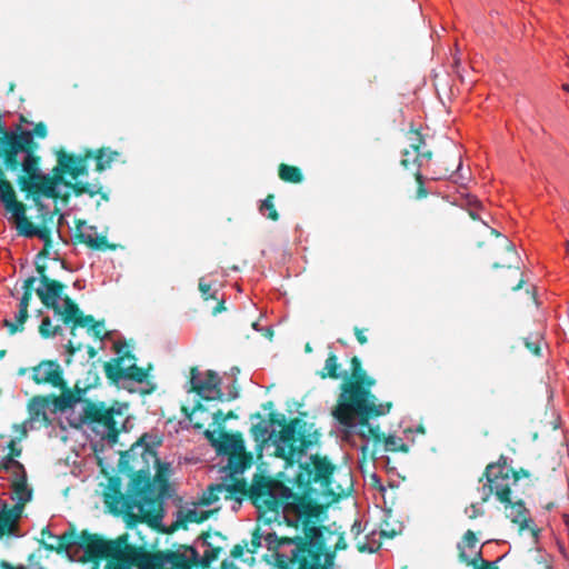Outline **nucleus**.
Wrapping results in <instances>:
<instances>
[{"mask_svg": "<svg viewBox=\"0 0 569 569\" xmlns=\"http://www.w3.org/2000/svg\"><path fill=\"white\" fill-rule=\"evenodd\" d=\"M114 350L118 353V356L110 361L112 362V365L122 366L126 359L131 360L133 362L137 360L136 356L131 351L122 352V345L120 342L114 343Z\"/></svg>", "mask_w": 569, "mask_h": 569, "instance_id": "nucleus-50", "label": "nucleus"}, {"mask_svg": "<svg viewBox=\"0 0 569 569\" xmlns=\"http://www.w3.org/2000/svg\"><path fill=\"white\" fill-rule=\"evenodd\" d=\"M462 166L461 154L453 150L435 163L432 179L441 180L452 178Z\"/></svg>", "mask_w": 569, "mask_h": 569, "instance_id": "nucleus-25", "label": "nucleus"}, {"mask_svg": "<svg viewBox=\"0 0 569 569\" xmlns=\"http://www.w3.org/2000/svg\"><path fill=\"white\" fill-rule=\"evenodd\" d=\"M51 248H52V246L43 244V248L39 251V253L36 257V262H34L36 267L38 264H40V266L42 264L47 268V264L44 262H40V261L41 260L43 261L49 257Z\"/></svg>", "mask_w": 569, "mask_h": 569, "instance_id": "nucleus-56", "label": "nucleus"}, {"mask_svg": "<svg viewBox=\"0 0 569 569\" xmlns=\"http://www.w3.org/2000/svg\"><path fill=\"white\" fill-rule=\"evenodd\" d=\"M182 548L190 553V558L179 550H171L169 569H192L199 565V553L196 548L192 546H182Z\"/></svg>", "mask_w": 569, "mask_h": 569, "instance_id": "nucleus-31", "label": "nucleus"}, {"mask_svg": "<svg viewBox=\"0 0 569 569\" xmlns=\"http://www.w3.org/2000/svg\"><path fill=\"white\" fill-rule=\"evenodd\" d=\"M279 486V480L257 473L250 486L244 479H234L230 485L224 486V490L229 493L227 496L229 499L237 501H241L243 498L250 499L260 513L274 512L278 515L280 510H283Z\"/></svg>", "mask_w": 569, "mask_h": 569, "instance_id": "nucleus-5", "label": "nucleus"}, {"mask_svg": "<svg viewBox=\"0 0 569 569\" xmlns=\"http://www.w3.org/2000/svg\"><path fill=\"white\" fill-rule=\"evenodd\" d=\"M40 164L41 161H38L20 169L21 173L17 179L19 189L32 197L38 211L46 209V204L39 200L40 197L54 200L60 198L63 202H68L69 193L60 196L57 190L58 184L67 182L63 180V173L56 171V167L52 169V176L42 173Z\"/></svg>", "mask_w": 569, "mask_h": 569, "instance_id": "nucleus-8", "label": "nucleus"}, {"mask_svg": "<svg viewBox=\"0 0 569 569\" xmlns=\"http://www.w3.org/2000/svg\"><path fill=\"white\" fill-rule=\"evenodd\" d=\"M83 345L81 342H73L72 340H70L66 348H67V352H68V359H67V363H70L71 362V357L77 352V351H80L82 349Z\"/></svg>", "mask_w": 569, "mask_h": 569, "instance_id": "nucleus-58", "label": "nucleus"}, {"mask_svg": "<svg viewBox=\"0 0 569 569\" xmlns=\"http://www.w3.org/2000/svg\"><path fill=\"white\" fill-rule=\"evenodd\" d=\"M336 471L337 466L327 456L311 455L308 461L299 465V471L295 477V485L301 492H293L291 488L280 481L279 491L281 492L283 511L293 512L305 518L306 522L318 518L323 507L313 498L312 483L319 485L323 493L336 499L348 495L351 490L352 481L349 472L343 475L346 486L338 485L336 488L332 486Z\"/></svg>", "mask_w": 569, "mask_h": 569, "instance_id": "nucleus-2", "label": "nucleus"}, {"mask_svg": "<svg viewBox=\"0 0 569 569\" xmlns=\"http://www.w3.org/2000/svg\"><path fill=\"white\" fill-rule=\"evenodd\" d=\"M250 433L256 441L264 442L269 435L268 423L261 420L258 423L252 425L250 428Z\"/></svg>", "mask_w": 569, "mask_h": 569, "instance_id": "nucleus-49", "label": "nucleus"}, {"mask_svg": "<svg viewBox=\"0 0 569 569\" xmlns=\"http://www.w3.org/2000/svg\"><path fill=\"white\" fill-rule=\"evenodd\" d=\"M506 510V517L515 525L519 526V531H523L528 525L527 508L522 499L512 501L511 497L509 502L503 503Z\"/></svg>", "mask_w": 569, "mask_h": 569, "instance_id": "nucleus-32", "label": "nucleus"}, {"mask_svg": "<svg viewBox=\"0 0 569 569\" xmlns=\"http://www.w3.org/2000/svg\"><path fill=\"white\" fill-rule=\"evenodd\" d=\"M89 375H92L93 376V380L91 382H88L83 386H81V382L80 381H77L74 383V387L72 389H70L71 393L78 398V402L82 401V397L83 395H86V392L90 389V388H93L98 385L99 382V376H98V372L96 370H89Z\"/></svg>", "mask_w": 569, "mask_h": 569, "instance_id": "nucleus-44", "label": "nucleus"}, {"mask_svg": "<svg viewBox=\"0 0 569 569\" xmlns=\"http://www.w3.org/2000/svg\"><path fill=\"white\" fill-rule=\"evenodd\" d=\"M116 539L107 540L98 533L82 530L80 532V548L84 551L82 562L91 561L98 563L106 559L109 555V550L114 546Z\"/></svg>", "mask_w": 569, "mask_h": 569, "instance_id": "nucleus-19", "label": "nucleus"}, {"mask_svg": "<svg viewBox=\"0 0 569 569\" xmlns=\"http://www.w3.org/2000/svg\"><path fill=\"white\" fill-rule=\"evenodd\" d=\"M37 281V278L31 276L28 277L22 284V297L19 302V310L16 315L14 321H10L8 319H4L2 321V325L8 329V332L10 336L16 335L17 332H21L24 329V323L28 320L29 313L28 308L30 305V301L32 299V295L34 291V283Z\"/></svg>", "mask_w": 569, "mask_h": 569, "instance_id": "nucleus-20", "label": "nucleus"}, {"mask_svg": "<svg viewBox=\"0 0 569 569\" xmlns=\"http://www.w3.org/2000/svg\"><path fill=\"white\" fill-rule=\"evenodd\" d=\"M39 143L34 140L31 130H23L20 126L16 130H8L0 123V160L3 170L18 171L19 169L41 161L37 153Z\"/></svg>", "mask_w": 569, "mask_h": 569, "instance_id": "nucleus-7", "label": "nucleus"}, {"mask_svg": "<svg viewBox=\"0 0 569 569\" xmlns=\"http://www.w3.org/2000/svg\"><path fill=\"white\" fill-rule=\"evenodd\" d=\"M401 156H402V158L400 160V166L405 170H411V166H412V158H410L411 151L406 148L402 150Z\"/></svg>", "mask_w": 569, "mask_h": 569, "instance_id": "nucleus-57", "label": "nucleus"}, {"mask_svg": "<svg viewBox=\"0 0 569 569\" xmlns=\"http://www.w3.org/2000/svg\"><path fill=\"white\" fill-rule=\"evenodd\" d=\"M171 550L150 551L143 546L129 543L127 533L116 538L106 558L104 569H169Z\"/></svg>", "mask_w": 569, "mask_h": 569, "instance_id": "nucleus-6", "label": "nucleus"}, {"mask_svg": "<svg viewBox=\"0 0 569 569\" xmlns=\"http://www.w3.org/2000/svg\"><path fill=\"white\" fill-rule=\"evenodd\" d=\"M57 158L58 163L56 166V171L69 174L76 181H78L77 179L79 177L88 176V161L93 159L91 149H86L80 154L68 153L64 150H60L57 153Z\"/></svg>", "mask_w": 569, "mask_h": 569, "instance_id": "nucleus-18", "label": "nucleus"}, {"mask_svg": "<svg viewBox=\"0 0 569 569\" xmlns=\"http://www.w3.org/2000/svg\"><path fill=\"white\" fill-rule=\"evenodd\" d=\"M62 331L60 326H53L50 317H44L39 326V333L42 338L48 339L60 335Z\"/></svg>", "mask_w": 569, "mask_h": 569, "instance_id": "nucleus-47", "label": "nucleus"}, {"mask_svg": "<svg viewBox=\"0 0 569 569\" xmlns=\"http://www.w3.org/2000/svg\"><path fill=\"white\" fill-rule=\"evenodd\" d=\"M64 186L69 188L76 197H81L82 194H88L91 198L100 196L101 200L109 201V192L104 190L99 180H94L93 182H64Z\"/></svg>", "mask_w": 569, "mask_h": 569, "instance_id": "nucleus-28", "label": "nucleus"}, {"mask_svg": "<svg viewBox=\"0 0 569 569\" xmlns=\"http://www.w3.org/2000/svg\"><path fill=\"white\" fill-rule=\"evenodd\" d=\"M224 490V485L217 483V485H210L208 489L202 493L199 505L201 506H210L218 501L219 493Z\"/></svg>", "mask_w": 569, "mask_h": 569, "instance_id": "nucleus-43", "label": "nucleus"}, {"mask_svg": "<svg viewBox=\"0 0 569 569\" xmlns=\"http://www.w3.org/2000/svg\"><path fill=\"white\" fill-rule=\"evenodd\" d=\"M328 357L325 361L323 367L317 371V376L321 379H332V380H339L342 379V382L340 383V393L342 392V385L349 381L352 377V361L353 359H358L360 362V358L357 356H353L350 359V370L349 373L345 370H342V366L339 362L338 356L332 351V347L328 346Z\"/></svg>", "mask_w": 569, "mask_h": 569, "instance_id": "nucleus-24", "label": "nucleus"}, {"mask_svg": "<svg viewBox=\"0 0 569 569\" xmlns=\"http://www.w3.org/2000/svg\"><path fill=\"white\" fill-rule=\"evenodd\" d=\"M129 473H131V480L129 483V493L127 497H132L137 499L138 501H140L142 507L143 503H152L154 500L149 496L152 486L150 480L149 467H144V465L141 463L139 467H137ZM140 511L143 512L141 520L151 522L150 511H144L143 509Z\"/></svg>", "mask_w": 569, "mask_h": 569, "instance_id": "nucleus-16", "label": "nucleus"}, {"mask_svg": "<svg viewBox=\"0 0 569 569\" xmlns=\"http://www.w3.org/2000/svg\"><path fill=\"white\" fill-rule=\"evenodd\" d=\"M406 136L410 142V151L419 152L426 143L425 137L422 136L419 129H415L411 127L410 130H408V132L406 133Z\"/></svg>", "mask_w": 569, "mask_h": 569, "instance_id": "nucleus-46", "label": "nucleus"}, {"mask_svg": "<svg viewBox=\"0 0 569 569\" xmlns=\"http://www.w3.org/2000/svg\"><path fill=\"white\" fill-rule=\"evenodd\" d=\"M31 132H32L33 137L44 139L48 136L47 124L44 122H38L34 124Z\"/></svg>", "mask_w": 569, "mask_h": 569, "instance_id": "nucleus-55", "label": "nucleus"}, {"mask_svg": "<svg viewBox=\"0 0 569 569\" xmlns=\"http://www.w3.org/2000/svg\"><path fill=\"white\" fill-rule=\"evenodd\" d=\"M8 449H9V453H8L9 460H12V459L21 456L22 450H21V448H19L17 446V442L14 439H11L9 441Z\"/></svg>", "mask_w": 569, "mask_h": 569, "instance_id": "nucleus-59", "label": "nucleus"}, {"mask_svg": "<svg viewBox=\"0 0 569 569\" xmlns=\"http://www.w3.org/2000/svg\"><path fill=\"white\" fill-rule=\"evenodd\" d=\"M217 433V429L204 431L206 438L210 441V443L217 449L219 453L230 456L234 452L243 451L244 442L242 435L240 432L228 433L224 431H220L219 436Z\"/></svg>", "mask_w": 569, "mask_h": 569, "instance_id": "nucleus-23", "label": "nucleus"}, {"mask_svg": "<svg viewBox=\"0 0 569 569\" xmlns=\"http://www.w3.org/2000/svg\"><path fill=\"white\" fill-rule=\"evenodd\" d=\"M415 180L417 182V199H423L428 196V191L425 188L423 176L421 172L415 171Z\"/></svg>", "mask_w": 569, "mask_h": 569, "instance_id": "nucleus-54", "label": "nucleus"}, {"mask_svg": "<svg viewBox=\"0 0 569 569\" xmlns=\"http://www.w3.org/2000/svg\"><path fill=\"white\" fill-rule=\"evenodd\" d=\"M58 545H51L42 541V547L48 551H56L59 555L68 552L71 547L80 546V533L71 526L67 531L58 537Z\"/></svg>", "mask_w": 569, "mask_h": 569, "instance_id": "nucleus-30", "label": "nucleus"}, {"mask_svg": "<svg viewBox=\"0 0 569 569\" xmlns=\"http://www.w3.org/2000/svg\"><path fill=\"white\" fill-rule=\"evenodd\" d=\"M0 201L16 222L18 234L26 238L38 237L43 241V244L52 246L50 226H36L27 218V206L18 200L16 190L7 179L4 171L0 176Z\"/></svg>", "mask_w": 569, "mask_h": 569, "instance_id": "nucleus-10", "label": "nucleus"}, {"mask_svg": "<svg viewBox=\"0 0 569 569\" xmlns=\"http://www.w3.org/2000/svg\"><path fill=\"white\" fill-rule=\"evenodd\" d=\"M528 470L531 473V477L538 481L555 471L556 467L552 459L546 456H538V458L531 463V468Z\"/></svg>", "mask_w": 569, "mask_h": 569, "instance_id": "nucleus-37", "label": "nucleus"}, {"mask_svg": "<svg viewBox=\"0 0 569 569\" xmlns=\"http://www.w3.org/2000/svg\"><path fill=\"white\" fill-rule=\"evenodd\" d=\"M261 546V536L259 533V529L257 528L251 538V548L248 549L249 552H257L258 548Z\"/></svg>", "mask_w": 569, "mask_h": 569, "instance_id": "nucleus-60", "label": "nucleus"}, {"mask_svg": "<svg viewBox=\"0 0 569 569\" xmlns=\"http://www.w3.org/2000/svg\"><path fill=\"white\" fill-rule=\"evenodd\" d=\"M523 343L526 348L533 355L539 357L541 353V338L536 336L535 339L523 338Z\"/></svg>", "mask_w": 569, "mask_h": 569, "instance_id": "nucleus-52", "label": "nucleus"}, {"mask_svg": "<svg viewBox=\"0 0 569 569\" xmlns=\"http://www.w3.org/2000/svg\"><path fill=\"white\" fill-rule=\"evenodd\" d=\"M60 389H61V395L50 396L51 402L54 406V411L56 410L66 411L67 409L72 408L78 402V398L71 393L70 388L67 387L66 382H64V388H60Z\"/></svg>", "mask_w": 569, "mask_h": 569, "instance_id": "nucleus-39", "label": "nucleus"}, {"mask_svg": "<svg viewBox=\"0 0 569 569\" xmlns=\"http://www.w3.org/2000/svg\"><path fill=\"white\" fill-rule=\"evenodd\" d=\"M520 478H531V473L528 469L520 468L515 470L507 462V458L501 455L496 462L487 465L482 477L479 479L481 482L483 479L487 482L482 486V502H487L491 496L501 502H509L511 496V488L516 486Z\"/></svg>", "mask_w": 569, "mask_h": 569, "instance_id": "nucleus-9", "label": "nucleus"}, {"mask_svg": "<svg viewBox=\"0 0 569 569\" xmlns=\"http://www.w3.org/2000/svg\"><path fill=\"white\" fill-rule=\"evenodd\" d=\"M103 368L106 377L112 383H117L121 379H128L138 383H142L148 379L149 371L152 369V365H149L148 368H141L136 363H132L128 368H123L119 365H112V362H104Z\"/></svg>", "mask_w": 569, "mask_h": 569, "instance_id": "nucleus-22", "label": "nucleus"}, {"mask_svg": "<svg viewBox=\"0 0 569 569\" xmlns=\"http://www.w3.org/2000/svg\"><path fill=\"white\" fill-rule=\"evenodd\" d=\"M466 566L472 567V569H499L497 561H488L483 559V556L475 559H470Z\"/></svg>", "mask_w": 569, "mask_h": 569, "instance_id": "nucleus-51", "label": "nucleus"}, {"mask_svg": "<svg viewBox=\"0 0 569 569\" xmlns=\"http://www.w3.org/2000/svg\"><path fill=\"white\" fill-rule=\"evenodd\" d=\"M458 560L461 563H469L470 559L482 556V546H478V539L472 530H467L461 541L457 543Z\"/></svg>", "mask_w": 569, "mask_h": 569, "instance_id": "nucleus-26", "label": "nucleus"}, {"mask_svg": "<svg viewBox=\"0 0 569 569\" xmlns=\"http://www.w3.org/2000/svg\"><path fill=\"white\" fill-rule=\"evenodd\" d=\"M51 403L50 396H34L31 398L28 403L30 419L41 421L44 426H49L51 420L47 415V408Z\"/></svg>", "mask_w": 569, "mask_h": 569, "instance_id": "nucleus-29", "label": "nucleus"}, {"mask_svg": "<svg viewBox=\"0 0 569 569\" xmlns=\"http://www.w3.org/2000/svg\"><path fill=\"white\" fill-rule=\"evenodd\" d=\"M247 546V543L244 542L243 545H234L231 549V557L234 558V559H238L240 557L243 556V551H244V547Z\"/></svg>", "mask_w": 569, "mask_h": 569, "instance_id": "nucleus-64", "label": "nucleus"}, {"mask_svg": "<svg viewBox=\"0 0 569 569\" xmlns=\"http://www.w3.org/2000/svg\"><path fill=\"white\" fill-rule=\"evenodd\" d=\"M40 212V224L39 226H49L53 222L54 217L60 212L58 208L50 211L47 207Z\"/></svg>", "mask_w": 569, "mask_h": 569, "instance_id": "nucleus-53", "label": "nucleus"}, {"mask_svg": "<svg viewBox=\"0 0 569 569\" xmlns=\"http://www.w3.org/2000/svg\"><path fill=\"white\" fill-rule=\"evenodd\" d=\"M199 291L201 292V297L203 300L213 299L217 300L216 307L212 309V315L216 316L226 310L224 300L218 299L217 291H211L210 283L204 282L203 278L199 280Z\"/></svg>", "mask_w": 569, "mask_h": 569, "instance_id": "nucleus-42", "label": "nucleus"}, {"mask_svg": "<svg viewBox=\"0 0 569 569\" xmlns=\"http://www.w3.org/2000/svg\"><path fill=\"white\" fill-rule=\"evenodd\" d=\"M213 512V510L198 511L196 509H189L183 512L176 522L171 525L169 532H173L179 528L187 529L188 523H202L208 520Z\"/></svg>", "mask_w": 569, "mask_h": 569, "instance_id": "nucleus-33", "label": "nucleus"}, {"mask_svg": "<svg viewBox=\"0 0 569 569\" xmlns=\"http://www.w3.org/2000/svg\"><path fill=\"white\" fill-rule=\"evenodd\" d=\"M226 416V413H223L222 410H217L212 417H213V425H216L218 427V431H222L223 429V425L227 420H222L223 417Z\"/></svg>", "mask_w": 569, "mask_h": 569, "instance_id": "nucleus-62", "label": "nucleus"}, {"mask_svg": "<svg viewBox=\"0 0 569 569\" xmlns=\"http://www.w3.org/2000/svg\"><path fill=\"white\" fill-rule=\"evenodd\" d=\"M120 153L116 150H111L108 147H102L97 150H92V157L96 161V171L102 172L110 168L112 162L119 158Z\"/></svg>", "mask_w": 569, "mask_h": 569, "instance_id": "nucleus-36", "label": "nucleus"}, {"mask_svg": "<svg viewBox=\"0 0 569 569\" xmlns=\"http://www.w3.org/2000/svg\"><path fill=\"white\" fill-rule=\"evenodd\" d=\"M150 460H152L157 467L154 480L166 486L168 483L167 472L169 470V466L160 461L156 451L143 442V438L136 441L129 450L121 452L118 462V470L119 472H130L141 463H143L144 467H149Z\"/></svg>", "mask_w": 569, "mask_h": 569, "instance_id": "nucleus-12", "label": "nucleus"}, {"mask_svg": "<svg viewBox=\"0 0 569 569\" xmlns=\"http://www.w3.org/2000/svg\"><path fill=\"white\" fill-rule=\"evenodd\" d=\"M84 408L82 421L90 423H99L107 428L108 440L116 443L119 437V428L114 419L116 411L113 408H107L104 402H93L89 399L83 400Z\"/></svg>", "mask_w": 569, "mask_h": 569, "instance_id": "nucleus-14", "label": "nucleus"}, {"mask_svg": "<svg viewBox=\"0 0 569 569\" xmlns=\"http://www.w3.org/2000/svg\"><path fill=\"white\" fill-rule=\"evenodd\" d=\"M322 529L326 528L312 526L308 533L310 539H300L299 548L292 550L291 556L278 555L277 567L279 569H325L321 566L325 547Z\"/></svg>", "mask_w": 569, "mask_h": 569, "instance_id": "nucleus-11", "label": "nucleus"}, {"mask_svg": "<svg viewBox=\"0 0 569 569\" xmlns=\"http://www.w3.org/2000/svg\"><path fill=\"white\" fill-rule=\"evenodd\" d=\"M259 210L262 214H266L268 219L277 221L279 219V213L274 206V194L269 193L261 202Z\"/></svg>", "mask_w": 569, "mask_h": 569, "instance_id": "nucleus-45", "label": "nucleus"}, {"mask_svg": "<svg viewBox=\"0 0 569 569\" xmlns=\"http://www.w3.org/2000/svg\"><path fill=\"white\" fill-rule=\"evenodd\" d=\"M311 527H307L306 526V537H295V538H279L274 532H270L268 533L266 537H264V541L267 543V547L269 550H272L274 551V556H276V562L278 561V555H281L280 552H278V549L282 546V545H292L295 543L296 545V548L293 550H297L299 548V542H300V539H310L308 537V533H309V529Z\"/></svg>", "mask_w": 569, "mask_h": 569, "instance_id": "nucleus-34", "label": "nucleus"}, {"mask_svg": "<svg viewBox=\"0 0 569 569\" xmlns=\"http://www.w3.org/2000/svg\"><path fill=\"white\" fill-rule=\"evenodd\" d=\"M252 463V455L246 451H238L229 456V467L233 473H241L250 468Z\"/></svg>", "mask_w": 569, "mask_h": 569, "instance_id": "nucleus-38", "label": "nucleus"}, {"mask_svg": "<svg viewBox=\"0 0 569 569\" xmlns=\"http://www.w3.org/2000/svg\"><path fill=\"white\" fill-rule=\"evenodd\" d=\"M507 270H508L509 277L517 279V282L513 283V281L506 279V284L510 286L512 291L520 290L525 284V279L522 278V276L520 273L519 267L508 266Z\"/></svg>", "mask_w": 569, "mask_h": 569, "instance_id": "nucleus-48", "label": "nucleus"}, {"mask_svg": "<svg viewBox=\"0 0 569 569\" xmlns=\"http://www.w3.org/2000/svg\"><path fill=\"white\" fill-rule=\"evenodd\" d=\"M212 536L219 537L221 539H226V537L219 531L211 532L210 530H208V531H204L201 533L200 538L202 539L203 543L207 545L209 548L208 550L204 551V555H203L201 563H200L201 567H203V568L209 567L212 561L218 559V557L222 550L221 547H213L212 543L209 541V539Z\"/></svg>", "mask_w": 569, "mask_h": 569, "instance_id": "nucleus-35", "label": "nucleus"}, {"mask_svg": "<svg viewBox=\"0 0 569 569\" xmlns=\"http://www.w3.org/2000/svg\"><path fill=\"white\" fill-rule=\"evenodd\" d=\"M416 154L413 156L412 158V166H411V170L415 172V171H418V172H421V168H422V159H421V156H420V151L419 152H415Z\"/></svg>", "mask_w": 569, "mask_h": 569, "instance_id": "nucleus-63", "label": "nucleus"}, {"mask_svg": "<svg viewBox=\"0 0 569 569\" xmlns=\"http://www.w3.org/2000/svg\"><path fill=\"white\" fill-rule=\"evenodd\" d=\"M525 565L527 569H552L550 556L539 549L529 551Z\"/></svg>", "mask_w": 569, "mask_h": 569, "instance_id": "nucleus-40", "label": "nucleus"}, {"mask_svg": "<svg viewBox=\"0 0 569 569\" xmlns=\"http://www.w3.org/2000/svg\"><path fill=\"white\" fill-rule=\"evenodd\" d=\"M190 385L191 391L196 392L202 400H223V392L221 390V378L213 370L206 372V379H199V370L192 367L190 370Z\"/></svg>", "mask_w": 569, "mask_h": 569, "instance_id": "nucleus-17", "label": "nucleus"}, {"mask_svg": "<svg viewBox=\"0 0 569 569\" xmlns=\"http://www.w3.org/2000/svg\"><path fill=\"white\" fill-rule=\"evenodd\" d=\"M306 416V412H300L299 417L287 421L282 413H269V423L281 427L278 435L276 455L286 460L288 465H293L311 446L320 441L321 433L319 430L313 429V423H308L302 418Z\"/></svg>", "mask_w": 569, "mask_h": 569, "instance_id": "nucleus-4", "label": "nucleus"}, {"mask_svg": "<svg viewBox=\"0 0 569 569\" xmlns=\"http://www.w3.org/2000/svg\"><path fill=\"white\" fill-rule=\"evenodd\" d=\"M12 466H16V467H18L20 469L23 468V466L19 461H16L14 459L9 460V456L8 455L0 461V469L1 470L8 471Z\"/></svg>", "mask_w": 569, "mask_h": 569, "instance_id": "nucleus-61", "label": "nucleus"}, {"mask_svg": "<svg viewBox=\"0 0 569 569\" xmlns=\"http://www.w3.org/2000/svg\"><path fill=\"white\" fill-rule=\"evenodd\" d=\"M41 287L36 293L42 305L59 316L62 322L70 326V333L74 338L77 328H87L94 338L102 340L106 337L104 320L97 321L93 316L84 315L79 305L68 295L62 297L66 284L46 274L44 266H37Z\"/></svg>", "mask_w": 569, "mask_h": 569, "instance_id": "nucleus-3", "label": "nucleus"}, {"mask_svg": "<svg viewBox=\"0 0 569 569\" xmlns=\"http://www.w3.org/2000/svg\"><path fill=\"white\" fill-rule=\"evenodd\" d=\"M12 489L18 502L12 508L0 512V539L17 531L23 507L32 498V490L28 488L26 475L13 480Z\"/></svg>", "mask_w": 569, "mask_h": 569, "instance_id": "nucleus-13", "label": "nucleus"}, {"mask_svg": "<svg viewBox=\"0 0 569 569\" xmlns=\"http://www.w3.org/2000/svg\"><path fill=\"white\" fill-rule=\"evenodd\" d=\"M32 380L37 385H51L64 388L63 371L57 360H43L32 367Z\"/></svg>", "mask_w": 569, "mask_h": 569, "instance_id": "nucleus-21", "label": "nucleus"}, {"mask_svg": "<svg viewBox=\"0 0 569 569\" xmlns=\"http://www.w3.org/2000/svg\"><path fill=\"white\" fill-rule=\"evenodd\" d=\"M86 224L83 220L76 221V232H74V241L77 243H82L89 247L92 250L106 251V250H116L117 246L114 243H109L106 236L101 234L96 238L86 234L81 228Z\"/></svg>", "mask_w": 569, "mask_h": 569, "instance_id": "nucleus-27", "label": "nucleus"}, {"mask_svg": "<svg viewBox=\"0 0 569 569\" xmlns=\"http://www.w3.org/2000/svg\"><path fill=\"white\" fill-rule=\"evenodd\" d=\"M376 379L370 377L358 359L352 361V377L342 385V392L337 398L332 417L343 427L352 428L356 420L359 425V436L371 439L376 445L383 443L390 452H409V446L401 438L386 436L379 426H372L369 420L389 413L392 402L379 403L371 389Z\"/></svg>", "mask_w": 569, "mask_h": 569, "instance_id": "nucleus-1", "label": "nucleus"}, {"mask_svg": "<svg viewBox=\"0 0 569 569\" xmlns=\"http://www.w3.org/2000/svg\"><path fill=\"white\" fill-rule=\"evenodd\" d=\"M122 481L118 476H111L108 479L107 489L103 492V502L108 510L113 515H120L122 510L128 513L134 508L142 510L140 501L132 497H127L121 490Z\"/></svg>", "mask_w": 569, "mask_h": 569, "instance_id": "nucleus-15", "label": "nucleus"}, {"mask_svg": "<svg viewBox=\"0 0 569 569\" xmlns=\"http://www.w3.org/2000/svg\"><path fill=\"white\" fill-rule=\"evenodd\" d=\"M279 178L287 183H301L303 181V173L297 166L280 163L278 167Z\"/></svg>", "mask_w": 569, "mask_h": 569, "instance_id": "nucleus-41", "label": "nucleus"}]
</instances>
